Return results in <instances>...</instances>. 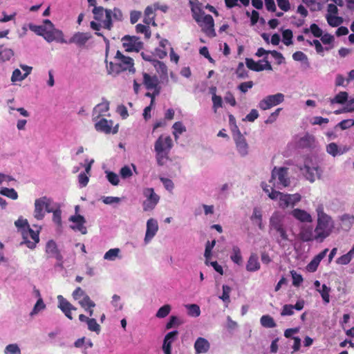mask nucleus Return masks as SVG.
I'll return each mask as SVG.
<instances>
[{
	"label": "nucleus",
	"mask_w": 354,
	"mask_h": 354,
	"mask_svg": "<svg viewBox=\"0 0 354 354\" xmlns=\"http://www.w3.org/2000/svg\"><path fill=\"white\" fill-rule=\"evenodd\" d=\"M26 77L25 75H22L21 72L19 69L17 68L14 70L12 72V75L11 77V81L12 82H18V81H22L24 80Z\"/></svg>",
	"instance_id": "56"
},
{
	"label": "nucleus",
	"mask_w": 354,
	"mask_h": 354,
	"mask_svg": "<svg viewBox=\"0 0 354 354\" xmlns=\"http://www.w3.org/2000/svg\"><path fill=\"white\" fill-rule=\"evenodd\" d=\"M143 194L146 197V200L149 201H153V203H158L159 196L154 192L153 188H146L143 191Z\"/></svg>",
	"instance_id": "34"
},
{
	"label": "nucleus",
	"mask_w": 354,
	"mask_h": 354,
	"mask_svg": "<svg viewBox=\"0 0 354 354\" xmlns=\"http://www.w3.org/2000/svg\"><path fill=\"white\" fill-rule=\"evenodd\" d=\"M210 347L209 342L203 338L198 337L194 344V348L196 354L207 353Z\"/></svg>",
	"instance_id": "25"
},
{
	"label": "nucleus",
	"mask_w": 354,
	"mask_h": 354,
	"mask_svg": "<svg viewBox=\"0 0 354 354\" xmlns=\"http://www.w3.org/2000/svg\"><path fill=\"white\" fill-rule=\"evenodd\" d=\"M236 73L239 78H245L248 76V71L245 70L244 64L242 62L239 64Z\"/></svg>",
	"instance_id": "55"
},
{
	"label": "nucleus",
	"mask_w": 354,
	"mask_h": 354,
	"mask_svg": "<svg viewBox=\"0 0 354 354\" xmlns=\"http://www.w3.org/2000/svg\"><path fill=\"white\" fill-rule=\"evenodd\" d=\"M52 199L47 196H42L35 201L34 217L37 220H42L45 216V211L50 213L53 208L50 207Z\"/></svg>",
	"instance_id": "7"
},
{
	"label": "nucleus",
	"mask_w": 354,
	"mask_h": 354,
	"mask_svg": "<svg viewBox=\"0 0 354 354\" xmlns=\"http://www.w3.org/2000/svg\"><path fill=\"white\" fill-rule=\"evenodd\" d=\"M88 329L91 331L99 333L100 331V326L97 323L95 318H89L87 322Z\"/></svg>",
	"instance_id": "48"
},
{
	"label": "nucleus",
	"mask_w": 354,
	"mask_h": 354,
	"mask_svg": "<svg viewBox=\"0 0 354 354\" xmlns=\"http://www.w3.org/2000/svg\"><path fill=\"white\" fill-rule=\"evenodd\" d=\"M109 109V102L107 101L102 102V103L98 104L95 106L93 109V119L97 120L100 118L102 115H105V113Z\"/></svg>",
	"instance_id": "27"
},
{
	"label": "nucleus",
	"mask_w": 354,
	"mask_h": 354,
	"mask_svg": "<svg viewBox=\"0 0 354 354\" xmlns=\"http://www.w3.org/2000/svg\"><path fill=\"white\" fill-rule=\"evenodd\" d=\"M0 194L12 200H16L18 198V194L13 188L2 187L0 189Z\"/></svg>",
	"instance_id": "37"
},
{
	"label": "nucleus",
	"mask_w": 354,
	"mask_h": 354,
	"mask_svg": "<svg viewBox=\"0 0 354 354\" xmlns=\"http://www.w3.org/2000/svg\"><path fill=\"white\" fill-rule=\"evenodd\" d=\"M354 258V248H351L346 254L337 259L336 263L339 265H347Z\"/></svg>",
	"instance_id": "31"
},
{
	"label": "nucleus",
	"mask_w": 354,
	"mask_h": 354,
	"mask_svg": "<svg viewBox=\"0 0 354 354\" xmlns=\"http://www.w3.org/2000/svg\"><path fill=\"white\" fill-rule=\"evenodd\" d=\"M45 307H46V305L44 304L42 299L39 298L37 301V302H36V304H35L32 310L31 311L30 315L32 316L34 315L37 314L40 310L44 309Z\"/></svg>",
	"instance_id": "52"
},
{
	"label": "nucleus",
	"mask_w": 354,
	"mask_h": 354,
	"mask_svg": "<svg viewBox=\"0 0 354 354\" xmlns=\"http://www.w3.org/2000/svg\"><path fill=\"white\" fill-rule=\"evenodd\" d=\"M283 42L286 46H290L292 44V32L290 29H286L282 32Z\"/></svg>",
	"instance_id": "45"
},
{
	"label": "nucleus",
	"mask_w": 354,
	"mask_h": 354,
	"mask_svg": "<svg viewBox=\"0 0 354 354\" xmlns=\"http://www.w3.org/2000/svg\"><path fill=\"white\" fill-rule=\"evenodd\" d=\"M173 134L176 140L178 138V134H181L186 131L185 127L180 122H176L173 124Z\"/></svg>",
	"instance_id": "44"
},
{
	"label": "nucleus",
	"mask_w": 354,
	"mask_h": 354,
	"mask_svg": "<svg viewBox=\"0 0 354 354\" xmlns=\"http://www.w3.org/2000/svg\"><path fill=\"white\" fill-rule=\"evenodd\" d=\"M261 324L265 328H274L276 326V323L274 319L268 315H263L260 319Z\"/></svg>",
	"instance_id": "35"
},
{
	"label": "nucleus",
	"mask_w": 354,
	"mask_h": 354,
	"mask_svg": "<svg viewBox=\"0 0 354 354\" xmlns=\"http://www.w3.org/2000/svg\"><path fill=\"white\" fill-rule=\"evenodd\" d=\"M58 308L62 311L65 316L69 319H73L71 311L76 310L77 308L73 306L62 295L57 296Z\"/></svg>",
	"instance_id": "14"
},
{
	"label": "nucleus",
	"mask_w": 354,
	"mask_h": 354,
	"mask_svg": "<svg viewBox=\"0 0 354 354\" xmlns=\"http://www.w3.org/2000/svg\"><path fill=\"white\" fill-rule=\"evenodd\" d=\"M292 278V285L294 286L298 287L303 281V277L301 274H297L295 271H291Z\"/></svg>",
	"instance_id": "57"
},
{
	"label": "nucleus",
	"mask_w": 354,
	"mask_h": 354,
	"mask_svg": "<svg viewBox=\"0 0 354 354\" xmlns=\"http://www.w3.org/2000/svg\"><path fill=\"white\" fill-rule=\"evenodd\" d=\"M53 221L57 225L60 226L62 224V211L59 209L55 210L53 209Z\"/></svg>",
	"instance_id": "59"
},
{
	"label": "nucleus",
	"mask_w": 354,
	"mask_h": 354,
	"mask_svg": "<svg viewBox=\"0 0 354 354\" xmlns=\"http://www.w3.org/2000/svg\"><path fill=\"white\" fill-rule=\"evenodd\" d=\"M334 222L331 217L317 218L315 228V241L322 243L328 237L334 229Z\"/></svg>",
	"instance_id": "6"
},
{
	"label": "nucleus",
	"mask_w": 354,
	"mask_h": 354,
	"mask_svg": "<svg viewBox=\"0 0 354 354\" xmlns=\"http://www.w3.org/2000/svg\"><path fill=\"white\" fill-rule=\"evenodd\" d=\"M79 304L85 310H88V308L95 306L94 301H93L87 295H84L83 299L79 301Z\"/></svg>",
	"instance_id": "38"
},
{
	"label": "nucleus",
	"mask_w": 354,
	"mask_h": 354,
	"mask_svg": "<svg viewBox=\"0 0 354 354\" xmlns=\"http://www.w3.org/2000/svg\"><path fill=\"white\" fill-rule=\"evenodd\" d=\"M30 29L37 35L42 36L43 37H44L47 32L46 28L44 26L30 25Z\"/></svg>",
	"instance_id": "54"
},
{
	"label": "nucleus",
	"mask_w": 354,
	"mask_h": 354,
	"mask_svg": "<svg viewBox=\"0 0 354 354\" xmlns=\"http://www.w3.org/2000/svg\"><path fill=\"white\" fill-rule=\"evenodd\" d=\"M282 225L283 216L277 212H274L270 218V228L276 231Z\"/></svg>",
	"instance_id": "29"
},
{
	"label": "nucleus",
	"mask_w": 354,
	"mask_h": 354,
	"mask_svg": "<svg viewBox=\"0 0 354 354\" xmlns=\"http://www.w3.org/2000/svg\"><path fill=\"white\" fill-rule=\"evenodd\" d=\"M178 332L177 330H174L168 333L163 341L162 350L165 354H171V344L174 339V338L178 335Z\"/></svg>",
	"instance_id": "24"
},
{
	"label": "nucleus",
	"mask_w": 354,
	"mask_h": 354,
	"mask_svg": "<svg viewBox=\"0 0 354 354\" xmlns=\"http://www.w3.org/2000/svg\"><path fill=\"white\" fill-rule=\"evenodd\" d=\"M155 17V9L152 6H149L145 10L143 22L146 25L152 24L156 26Z\"/></svg>",
	"instance_id": "28"
},
{
	"label": "nucleus",
	"mask_w": 354,
	"mask_h": 354,
	"mask_svg": "<svg viewBox=\"0 0 354 354\" xmlns=\"http://www.w3.org/2000/svg\"><path fill=\"white\" fill-rule=\"evenodd\" d=\"M348 98V93L345 91H341L330 100L331 103L344 104Z\"/></svg>",
	"instance_id": "43"
},
{
	"label": "nucleus",
	"mask_w": 354,
	"mask_h": 354,
	"mask_svg": "<svg viewBox=\"0 0 354 354\" xmlns=\"http://www.w3.org/2000/svg\"><path fill=\"white\" fill-rule=\"evenodd\" d=\"M173 147V141L169 136H164L161 135L154 143V151L156 152V159L159 166L165 165L169 160V154Z\"/></svg>",
	"instance_id": "2"
},
{
	"label": "nucleus",
	"mask_w": 354,
	"mask_h": 354,
	"mask_svg": "<svg viewBox=\"0 0 354 354\" xmlns=\"http://www.w3.org/2000/svg\"><path fill=\"white\" fill-rule=\"evenodd\" d=\"M69 221L75 223V226L71 227L73 230L80 231L82 234L87 233L86 227L84 226L86 220L83 216L80 214L71 216Z\"/></svg>",
	"instance_id": "21"
},
{
	"label": "nucleus",
	"mask_w": 354,
	"mask_h": 354,
	"mask_svg": "<svg viewBox=\"0 0 354 354\" xmlns=\"http://www.w3.org/2000/svg\"><path fill=\"white\" fill-rule=\"evenodd\" d=\"M5 354H20L21 351L16 344H11L8 345L4 351Z\"/></svg>",
	"instance_id": "53"
},
{
	"label": "nucleus",
	"mask_w": 354,
	"mask_h": 354,
	"mask_svg": "<svg viewBox=\"0 0 354 354\" xmlns=\"http://www.w3.org/2000/svg\"><path fill=\"white\" fill-rule=\"evenodd\" d=\"M92 37L90 32H75L67 41L68 44H75L79 47L84 46L86 42Z\"/></svg>",
	"instance_id": "16"
},
{
	"label": "nucleus",
	"mask_w": 354,
	"mask_h": 354,
	"mask_svg": "<svg viewBox=\"0 0 354 354\" xmlns=\"http://www.w3.org/2000/svg\"><path fill=\"white\" fill-rule=\"evenodd\" d=\"M291 215L297 220L301 222H312V217L306 211L301 209H294L291 212Z\"/></svg>",
	"instance_id": "26"
},
{
	"label": "nucleus",
	"mask_w": 354,
	"mask_h": 354,
	"mask_svg": "<svg viewBox=\"0 0 354 354\" xmlns=\"http://www.w3.org/2000/svg\"><path fill=\"white\" fill-rule=\"evenodd\" d=\"M111 304L115 307V310H121L123 308V305L120 303V297L118 295H113Z\"/></svg>",
	"instance_id": "58"
},
{
	"label": "nucleus",
	"mask_w": 354,
	"mask_h": 354,
	"mask_svg": "<svg viewBox=\"0 0 354 354\" xmlns=\"http://www.w3.org/2000/svg\"><path fill=\"white\" fill-rule=\"evenodd\" d=\"M232 131L238 151L242 156L246 155L248 153V145L245 138L241 134L236 124L234 125V129H232Z\"/></svg>",
	"instance_id": "12"
},
{
	"label": "nucleus",
	"mask_w": 354,
	"mask_h": 354,
	"mask_svg": "<svg viewBox=\"0 0 354 354\" xmlns=\"http://www.w3.org/2000/svg\"><path fill=\"white\" fill-rule=\"evenodd\" d=\"M136 32L138 33H144L146 37L149 38L151 35V32L149 30V25H143L141 24H138L136 26Z\"/></svg>",
	"instance_id": "51"
},
{
	"label": "nucleus",
	"mask_w": 354,
	"mask_h": 354,
	"mask_svg": "<svg viewBox=\"0 0 354 354\" xmlns=\"http://www.w3.org/2000/svg\"><path fill=\"white\" fill-rule=\"evenodd\" d=\"M245 64L249 69L257 72L262 71L263 70H272V67L270 63L268 61L267 57L259 62H255L251 58H246Z\"/></svg>",
	"instance_id": "10"
},
{
	"label": "nucleus",
	"mask_w": 354,
	"mask_h": 354,
	"mask_svg": "<svg viewBox=\"0 0 354 354\" xmlns=\"http://www.w3.org/2000/svg\"><path fill=\"white\" fill-rule=\"evenodd\" d=\"M120 252L119 248L110 249L105 253L104 258L106 260L113 261L118 256Z\"/></svg>",
	"instance_id": "49"
},
{
	"label": "nucleus",
	"mask_w": 354,
	"mask_h": 354,
	"mask_svg": "<svg viewBox=\"0 0 354 354\" xmlns=\"http://www.w3.org/2000/svg\"><path fill=\"white\" fill-rule=\"evenodd\" d=\"M143 84L147 90L160 89L159 80L156 75H150L147 73H143Z\"/></svg>",
	"instance_id": "19"
},
{
	"label": "nucleus",
	"mask_w": 354,
	"mask_h": 354,
	"mask_svg": "<svg viewBox=\"0 0 354 354\" xmlns=\"http://www.w3.org/2000/svg\"><path fill=\"white\" fill-rule=\"evenodd\" d=\"M93 14L94 19L99 23L91 21L90 23L91 28L95 30V35L102 37L104 41L106 38L100 31L101 28L111 30L113 28V19L116 21H122L123 15L122 11L118 8H114L113 10L105 9L102 6H95L93 9Z\"/></svg>",
	"instance_id": "1"
},
{
	"label": "nucleus",
	"mask_w": 354,
	"mask_h": 354,
	"mask_svg": "<svg viewBox=\"0 0 354 354\" xmlns=\"http://www.w3.org/2000/svg\"><path fill=\"white\" fill-rule=\"evenodd\" d=\"M158 230V223L156 220L150 218L147 222V231L145 234V242L149 241L156 234Z\"/></svg>",
	"instance_id": "23"
},
{
	"label": "nucleus",
	"mask_w": 354,
	"mask_h": 354,
	"mask_svg": "<svg viewBox=\"0 0 354 354\" xmlns=\"http://www.w3.org/2000/svg\"><path fill=\"white\" fill-rule=\"evenodd\" d=\"M153 65L158 73L162 75L167 74V67L165 64L161 61L153 59Z\"/></svg>",
	"instance_id": "41"
},
{
	"label": "nucleus",
	"mask_w": 354,
	"mask_h": 354,
	"mask_svg": "<svg viewBox=\"0 0 354 354\" xmlns=\"http://www.w3.org/2000/svg\"><path fill=\"white\" fill-rule=\"evenodd\" d=\"M115 58L117 59L118 62L110 63L109 67L110 73L119 74L126 71L132 73H135L134 61L131 57L124 56L120 50H118Z\"/></svg>",
	"instance_id": "5"
},
{
	"label": "nucleus",
	"mask_w": 354,
	"mask_h": 354,
	"mask_svg": "<svg viewBox=\"0 0 354 354\" xmlns=\"http://www.w3.org/2000/svg\"><path fill=\"white\" fill-rule=\"evenodd\" d=\"M203 23L202 28L203 31L209 37H214L216 32L214 28V19L210 15H205L201 17V21Z\"/></svg>",
	"instance_id": "15"
},
{
	"label": "nucleus",
	"mask_w": 354,
	"mask_h": 354,
	"mask_svg": "<svg viewBox=\"0 0 354 354\" xmlns=\"http://www.w3.org/2000/svg\"><path fill=\"white\" fill-rule=\"evenodd\" d=\"M230 258H231V260L234 263H235L238 265L242 264L243 258H242L240 248L238 246H236V245L233 246L232 254L231 255Z\"/></svg>",
	"instance_id": "33"
},
{
	"label": "nucleus",
	"mask_w": 354,
	"mask_h": 354,
	"mask_svg": "<svg viewBox=\"0 0 354 354\" xmlns=\"http://www.w3.org/2000/svg\"><path fill=\"white\" fill-rule=\"evenodd\" d=\"M279 8L284 12L290 9V3L288 0H277Z\"/></svg>",
	"instance_id": "63"
},
{
	"label": "nucleus",
	"mask_w": 354,
	"mask_h": 354,
	"mask_svg": "<svg viewBox=\"0 0 354 354\" xmlns=\"http://www.w3.org/2000/svg\"><path fill=\"white\" fill-rule=\"evenodd\" d=\"M188 310L189 315L192 317H198L201 314V310L197 304H188L186 306Z\"/></svg>",
	"instance_id": "47"
},
{
	"label": "nucleus",
	"mask_w": 354,
	"mask_h": 354,
	"mask_svg": "<svg viewBox=\"0 0 354 354\" xmlns=\"http://www.w3.org/2000/svg\"><path fill=\"white\" fill-rule=\"evenodd\" d=\"M223 293L222 295L219 297V298L225 303L228 304L230 302V294L231 292L232 288L227 285H223L222 287Z\"/></svg>",
	"instance_id": "40"
},
{
	"label": "nucleus",
	"mask_w": 354,
	"mask_h": 354,
	"mask_svg": "<svg viewBox=\"0 0 354 354\" xmlns=\"http://www.w3.org/2000/svg\"><path fill=\"white\" fill-rule=\"evenodd\" d=\"M113 121L108 120L105 118H101L98 122L95 124V128L96 131L103 132L106 134L111 133L115 134L118 131V125L113 127Z\"/></svg>",
	"instance_id": "13"
},
{
	"label": "nucleus",
	"mask_w": 354,
	"mask_h": 354,
	"mask_svg": "<svg viewBox=\"0 0 354 354\" xmlns=\"http://www.w3.org/2000/svg\"><path fill=\"white\" fill-rule=\"evenodd\" d=\"M122 45L127 52H138L142 48V43L139 38L134 36L126 35L122 39Z\"/></svg>",
	"instance_id": "11"
},
{
	"label": "nucleus",
	"mask_w": 354,
	"mask_h": 354,
	"mask_svg": "<svg viewBox=\"0 0 354 354\" xmlns=\"http://www.w3.org/2000/svg\"><path fill=\"white\" fill-rule=\"evenodd\" d=\"M189 3L191 7L193 19L197 22L201 23V17L204 15L202 10V3L198 0H189Z\"/></svg>",
	"instance_id": "20"
},
{
	"label": "nucleus",
	"mask_w": 354,
	"mask_h": 354,
	"mask_svg": "<svg viewBox=\"0 0 354 354\" xmlns=\"http://www.w3.org/2000/svg\"><path fill=\"white\" fill-rule=\"evenodd\" d=\"M263 191L268 194L269 198L271 199H279V206L282 209L288 207H294L301 199V196L299 194H283L273 189L272 187H271V192L268 189V186L263 187Z\"/></svg>",
	"instance_id": "3"
},
{
	"label": "nucleus",
	"mask_w": 354,
	"mask_h": 354,
	"mask_svg": "<svg viewBox=\"0 0 354 354\" xmlns=\"http://www.w3.org/2000/svg\"><path fill=\"white\" fill-rule=\"evenodd\" d=\"M120 174L122 178L125 179L130 178L133 174L131 168L129 166L125 165L121 168Z\"/></svg>",
	"instance_id": "61"
},
{
	"label": "nucleus",
	"mask_w": 354,
	"mask_h": 354,
	"mask_svg": "<svg viewBox=\"0 0 354 354\" xmlns=\"http://www.w3.org/2000/svg\"><path fill=\"white\" fill-rule=\"evenodd\" d=\"M310 30L315 37H320L322 35V30L316 24H312L310 26Z\"/></svg>",
	"instance_id": "60"
},
{
	"label": "nucleus",
	"mask_w": 354,
	"mask_h": 354,
	"mask_svg": "<svg viewBox=\"0 0 354 354\" xmlns=\"http://www.w3.org/2000/svg\"><path fill=\"white\" fill-rule=\"evenodd\" d=\"M260 269V263L259 262L258 257L256 254H251L247 264L246 270L249 272H255Z\"/></svg>",
	"instance_id": "30"
},
{
	"label": "nucleus",
	"mask_w": 354,
	"mask_h": 354,
	"mask_svg": "<svg viewBox=\"0 0 354 354\" xmlns=\"http://www.w3.org/2000/svg\"><path fill=\"white\" fill-rule=\"evenodd\" d=\"M299 239L304 242L315 240V232L312 226H303L299 234Z\"/></svg>",
	"instance_id": "22"
},
{
	"label": "nucleus",
	"mask_w": 354,
	"mask_h": 354,
	"mask_svg": "<svg viewBox=\"0 0 354 354\" xmlns=\"http://www.w3.org/2000/svg\"><path fill=\"white\" fill-rule=\"evenodd\" d=\"M250 219L252 221H256L259 229L262 230L263 228V223H262L261 211L258 207H254L253 209V213L250 217Z\"/></svg>",
	"instance_id": "32"
},
{
	"label": "nucleus",
	"mask_w": 354,
	"mask_h": 354,
	"mask_svg": "<svg viewBox=\"0 0 354 354\" xmlns=\"http://www.w3.org/2000/svg\"><path fill=\"white\" fill-rule=\"evenodd\" d=\"M354 125V120H344L341 121L338 126L342 129L345 130L346 129L350 128L351 127H353Z\"/></svg>",
	"instance_id": "64"
},
{
	"label": "nucleus",
	"mask_w": 354,
	"mask_h": 354,
	"mask_svg": "<svg viewBox=\"0 0 354 354\" xmlns=\"http://www.w3.org/2000/svg\"><path fill=\"white\" fill-rule=\"evenodd\" d=\"M171 309V308L170 305L165 304L158 309L156 314V316L158 318H164L169 314Z\"/></svg>",
	"instance_id": "42"
},
{
	"label": "nucleus",
	"mask_w": 354,
	"mask_h": 354,
	"mask_svg": "<svg viewBox=\"0 0 354 354\" xmlns=\"http://www.w3.org/2000/svg\"><path fill=\"white\" fill-rule=\"evenodd\" d=\"M23 237L24 239V243L30 249H34L39 241L38 232H35L30 227H28L27 232L23 234Z\"/></svg>",
	"instance_id": "17"
},
{
	"label": "nucleus",
	"mask_w": 354,
	"mask_h": 354,
	"mask_svg": "<svg viewBox=\"0 0 354 354\" xmlns=\"http://www.w3.org/2000/svg\"><path fill=\"white\" fill-rule=\"evenodd\" d=\"M14 55L11 49L6 48L0 51V59L2 62L8 61Z\"/></svg>",
	"instance_id": "50"
},
{
	"label": "nucleus",
	"mask_w": 354,
	"mask_h": 354,
	"mask_svg": "<svg viewBox=\"0 0 354 354\" xmlns=\"http://www.w3.org/2000/svg\"><path fill=\"white\" fill-rule=\"evenodd\" d=\"M305 177L310 182L313 183L315 180V174H317V168L310 167L309 166L305 165Z\"/></svg>",
	"instance_id": "36"
},
{
	"label": "nucleus",
	"mask_w": 354,
	"mask_h": 354,
	"mask_svg": "<svg viewBox=\"0 0 354 354\" xmlns=\"http://www.w3.org/2000/svg\"><path fill=\"white\" fill-rule=\"evenodd\" d=\"M46 253L48 257L55 258L57 261L55 266L63 268V257L53 240H50L46 245Z\"/></svg>",
	"instance_id": "9"
},
{
	"label": "nucleus",
	"mask_w": 354,
	"mask_h": 354,
	"mask_svg": "<svg viewBox=\"0 0 354 354\" xmlns=\"http://www.w3.org/2000/svg\"><path fill=\"white\" fill-rule=\"evenodd\" d=\"M288 169L286 167L277 168L274 167L272 171L271 178L269 180L270 185L262 183V188L268 186V189L271 192V187L281 189L288 187L290 185V178L288 177Z\"/></svg>",
	"instance_id": "4"
},
{
	"label": "nucleus",
	"mask_w": 354,
	"mask_h": 354,
	"mask_svg": "<svg viewBox=\"0 0 354 354\" xmlns=\"http://www.w3.org/2000/svg\"><path fill=\"white\" fill-rule=\"evenodd\" d=\"M326 19L328 24L332 27L339 26L343 22L341 17L332 16L330 15H327Z\"/></svg>",
	"instance_id": "39"
},
{
	"label": "nucleus",
	"mask_w": 354,
	"mask_h": 354,
	"mask_svg": "<svg viewBox=\"0 0 354 354\" xmlns=\"http://www.w3.org/2000/svg\"><path fill=\"white\" fill-rule=\"evenodd\" d=\"M108 180L113 185H118L119 183V178L118 176L112 171L108 172L106 175Z\"/></svg>",
	"instance_id": "62"
},
{
	"label": "nucleus",
	"mask_w": 354,
	"mask_h": 354,
	"mask_svg": "<svg viewBox=\"0 0 354 354\" xmlns=\"http://www.w3.org/2000/svg\"><path fill=\"white\" fill-rule=\"evenodd\" d=\"M330 288L328 287L326 284H323L322 286V290H319V292L321 294L322 299L326 304H328L330 301Z\"/></svg>",
	"instance_id": "46"
},
{
	"label": "nucleus",
	"mask_w": 354,
	"mask_h": 354,
	"mask_svg": "<svg viewBox=\"0 0 354 354\" xmlns=\"http://www.w3.org/2000/svg\"><path fill=\"white\" fill-rule=\"evenodd\" d=\"M284 101V95L278 93L274 95H270L261 100L259 103V108L261 110H268L277 106Z\"/></svg>",
	"instance_id": "8"
},
{
	"label": "nucleus",
	"mask_w": 354,
	"mask_h": 354,
	"mask_svg": "<svg viewBox=\"0 0 354 354\" xmlns=\"http://www.w3.org/2000/svg\"><path fill=\"white\" fill-rule=\"evenodd\" d=\"M44 38L48 42L55 41L62 44L67 43V41L64 39L63 32L55 28H53L51 30H47Z\"/></svg>",
	"instance_id": "18"
}]
</instances>
